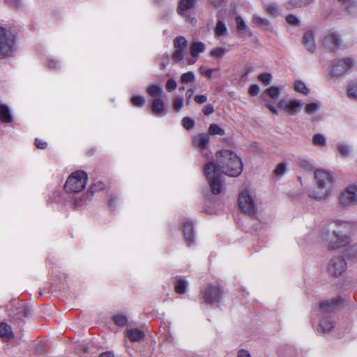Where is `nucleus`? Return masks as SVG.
Masks as SVG:
<instances>
[{
	"mask_svg": "<svg viewBox=\"0 0 357 357\" xmlns=\"http://www.w3.org/2000/svg\"><path fill=\"white\" fill-rule=\"evenodd\" d=\"M215 157L216 163H206L204 171L212 192L218 195L225 189L222 174L229 176H238L243 171V164L241 158L230 150L220 151Z\"/></svg>",
	"mask_w": 357,
	"mask_h": 357,
	"instance_id": "nucleus-1",
	"label": "nucleus"
},
{
	"mask_svg": "<svg viewBox=\"0 0 357 357\" xmlns=\"http://www.w3.org/2000/svg\"><path fill=\"white\" fill-rule=\"evenodd\" d=\"M352 225L344 220H335L330 222L326 229V234L323 238L327 243L329 249L335 250L349 245L352 239L347 234L351 229Z\"/></svg>",
	"mask_w": 357,
	"mask_h": 357,
	"instance_id": "nucleus-2",
	"label": "nucleus"
},
{
	"mask_svg": "<svg viewBox=\"0 0 357 357\" xmlns=\"http://www.w3.org/2000/svg\"><path fill=\"white\" fill-rule=\"evenodd\" d=\"M314 178L317 188L309 190V197L318 201L326 199L334 188L333 173L324 169H317L314 172Z\"/></svg>",
	"mask_w": 357,
	"mask_h": 357,
	"instance_id": "nucleus-3",
	"label": "nucleus"
},
{
	"mask_svg": "<svg viewBox=\"0 0 357 357\" xmlns=\"http://www.w3.org/2000/svg\"><path fill=\"white\" fill-rule=\"evenodd\" d=\"M88 176L83 171H76L68 178L64 188L68 193L79 192L85 188Z\"/></svg>",
	"mask_w": 357,
	"mask_h": 357,
	"instance_id": "nucleus-4",
	"label": "nucleus"
},
{
	"mask_svg": "<svg viewBox=\"0 0 357 357\" xmlns=\"http://www.w3.org/2000/svg\"><path fill=\"white\" fill-rule=\"evenodd\" d=\"M238 206L244 213L252 214L257 209L255 192L252 189H245L241 192L238 197Z\"/></svg>",
	"mask_w": 357,
	"mask_h": 357,
	"instance_id": "nucleus-5",
	"label": "nucleus"
},
{
	"mask_svg": "<svg viewBox=\"0 0 357 357\" xmlns=\"http://www.w3.org/2000/svg\"><path fill=\"white\" fill-rule=\"evenodd\" d=\"M15 50V34L10 30L0 27V53L4 56H10Z\"/></svg>",
	"mask_w": 357,
	"mask_h": 357,
	"instance_id": "nucleus-6",
	"label": "nucleus"
},
{
	"mask_svg": "<svg viewBox=\"0 0 357 357\" xmlns=\"http://www.w3.org/2000/svg\"><path fill=\"white\" fill-rule=\"evenodd\" d=\"M356 65L351 57H344L333 63L331 74L333 77H340L349 73Z\"/></svg>",
	"mask_w": 357,
	"mask_h": 357,
	"instance_id": "nucleus-7",
	"label": "nucleus"
},
{
	"mask_svg": "<svg viewBox=\"0 0 357 357\" xmlns=\"http://www.w3.org/2000/svg\"><path fill=\"white\" fill-rule=\"evenodd\" d=\"M222 294V290L218 284H208L201 289V298L207 304L219 302Z\"/></svg>",
	"mask_w": 357,
	"mask_h": 357,
	"instance_id": "nucleus-8",
	"label": "nucleus"
},
{
	"mask_svg": "<svg viewBox=\"0 0 357 357\" xmlns=\"http://www.w3.org/2000/svg\"><path fill=\"white\" fill-rule=\"evenodd\" d=\"M339 202L344 207L357 204V183L348 185L342 192Z\"/></svg>",
	"mask_w": 357,
	"mask_h": 357,
	"instance_id": "nucleus-9",
	"label": "nucleus"
},
{
	"mask_svg": "<svg viewBox=\"0 0 357 357\" xmlns=\"http://www.w3.org/2000/svg\"><path fill=\"white\" fill-rule=\"evenodd\" d=\"M210 137L206 133H198L192 137V144L202 155L208 156Z\"/></svg>",
	"mask_w": 357,
	"mask_h": 357,
	"instance_id": "nucleus-10",
	"label": "nucleus"
},
{
	"mask_svg": "<svg viewBox=\"0 0 357 357\" xmlns=\"http://www.w3.org/2000/svg\"><path fill=\"white\" fill-rule=\"evenodd\" d=\"M347 268V263L342 257H335L331 259L328 265V272L330 275L337 277L341 275Z\"/></svg>",
	"mask_w": 357,
	"mask_h": 357,
	"instance_id": "nucleus-11",
	"label": "nucleus"
},
{
	"mask_svg": "<svg viewBox=\"0 0 357 357\" xmlns=\"http://www.w3.org/2000/svg\"><path fill=\"white\" fill-rule=\"evenodd\" d=\"M188 42L185 38L178 36L174 40V52L172 54V59L175 62L183 60L186 52Z\"/></svg>",
	"mask_w": 357,
	"mask_h": 357,
	"instance_id": "nucleus-12",
	"label": "nucleus"
},
{
	"mask_svg": "<svg viewBox=\"0 0 357 357\" xmlns=\"http://www.w3.org/2000/svg\"><path fill=\"white\" fill-rule=\"evenodd\" d=\"M303 103L297 100H281L278 102L280 109L288 112L289 115L296 114L298 110L303 107Z\"/></svg>",
	"mask_w": 357,
	"mask_h": 357,
	"instance_id": "nucleus-13",
	"label": "nucleus"
},
{
	"mask_svg": "<svg viewBox=\"0 0 357 357\" xmlns=\"http://www.w3.org/2000/svg\"><path fill=\"white\" fill-rule=\"evenodd\" d=\"M342 44V39L340 36L335 32H331L325 36L323 40V45L331 50H336L340 47Z\"/></svg>",
	"mask_w": 357,
	"mask_h": 357,
	"instance_id": "nucleus-14",
	"label": "nucleus"
},
{
	"mask_svg": "<svg viewBox=\"0 0 357 357\" xmlns=\"http://www.w3.org/2000/svg\"><path fill=\"white\" fill-rule=\"evenodd\" d=\"M151 112L157 116H163L166 114L165 104L161 98L153 99L151 102Z\"/></svg>",
	"mask_w": 357,
	"mask_h": 357,
	"instance_id": "nucleus-15",
	"label": "nucleus"
},
{
	"mask_svg": "<svg viewBox=\"0 0 357 357\" xmlns=\"http://www.w3.org/2000/svg\"><path fill=\"white\" fill-rule=\"evenodd\" d=\"M303 44L306 50L310 52L314 51L316 45L314 42V36L312 31H306L303 37Z\"/></svg>",
	"mask_w": 357,
	"mask_h": 357,
	"instance_id": "nucleus-16",
	"label": "nucleus"
},
{
	"mask_svg": "<svg viewBox=\"0 0 357 357\" xmlns=\"http://www.w3.org/2000/svg\"><path fill=\"white\" fill-rule=\"evenodd\" d=\"M183 231L185 238L186 239L189 245L193 243L195 238L192 222L188 220L185 221L183 224Z\"/></svg>",
	"mask_w": 357,
	"mask_h": 357,
	"instance_id": "nucleus-17",
	"label": "nucleus"
},
{
	"mask_svg": "<svg viewBox=\"0 0 357 357\" xmlns=\"http://www.w3.org/2000/svg\"><path fill=\"white\" fill-rule=\"evenodd\" d=\"M334 327V322L331 317H323L319 322L318 331H321L324 333H328Z\"/></svg>",
	"mask_w": 357,
	"mask_h": 357,
	"instance_id": "nucleus-18",
	"label": "nucleus"
},
{
	"mask_svg": "<svg viewBox=\"0 0 357 357\" xmlns=\"http://www.w3.org/2000/svg\"><path fill=\"white\" fill-rule=\"evenodd\" d=\"M206 45L204 43L195 40L190 47V53L192 57H197L199 54L205 51Z\"/></svg>",
	"mask_w": 357,
	"mask_h": 357,
	"instance_id": "nucleus-19",
	"label": "nucleus"
},
{
	"mask_svg": "<svg viewBox=\"0 0 357 357\" xmlns=\"http://www.w3.org/2000/svg\"><path fill=\"white\" fill-rule=\"evenodd\" d=\"M126 335L132 342H138L144 337V333L139 328H130L127 330Z\"/></svg>",
	"mask_w": 357,
	"mask_h": 357,
	"instance_id": "nucleus-20",
	"label": "nucleus"
},
{
	"mask_svg": "<svg viewBox=\"0 0 357 357\" xmlns=\"http://www.w3.org/2000/svg\"><path fill=\"white\" fill-rule=\"evenodd\" d=\"M338 298L326 300L320 303V310L322 313L331 312L335 306L338 304Z\"/></svg>",
	"mask_w": 357,
	"mask_h": 357,
	"instance_id": "nucleus-21",
	"label": "nucleus"
},
{
	"mask_svg": "<svg viewBox=\"0 0 357 357\" xmlns=\"http://www.w3.org/2000/svg\"><path fill=\"white\" fill-rule=\"evenodd\" d=\"M196 3V0H180L178 13L183 15L185 11L192 8Z\"/></svg>",
	"mask_w": 357,
	"mask_h": 357,
	"instance_id": "nucleus-22",
	"label": "nucleus"
},
{
	"mask_svg": "<svg viewBox=\"0 0 357 357\" xmlns=\"http://www.w3.org/2000/svg\"><path fill=\"white\" fill-rule=\"evenodd\" d=\"M147 93L153 99L161 98L163 93L162 87L160 84H151L146 89Z\"/></svg>",
	"mask_w": 357,
	"mask_h": 357,
	"instance_id": "nucleus-23",
	"label": "nucleus"
},
{
	"mask_svg": "<svg viewBox=\"0 0 357 357\" xmlns=\"http://www.w3.org/2000/svg\"><path fill=\"white\" fill-rule=\"evenodd\" d=\"M0 120L4 123H9L13 120L9 108L3 104H0Z\"/></svg>",
	"mask_w": 357,
	"mask_h": 357,
	"instance_id": "nucleus-24",
	"label": "nucleus"
},
{
	"mask_svg": "<svg viewBox=\"0 0 357 357\" xmlns=\"http://www.w3.org/2000/svg\"><path fill=\"white\" fill-rule=\"evenodd\" d=\"M252 22L256 26L260 28L266 30L271 29L270 22L266 18H263L259 15H255L252 17Z\"/></svg>",
	"mask_w": 357,
	"mask_h": 357,
	"instance_id": "nucleus-25",
	"label": "nucleus"
},
{
	"mask_svg": "<svg viewBox=\"0 0 357 357\" xmlns=\"http://www.w3.org/2000/svg\"><path fill=\"white\" fill-rule=\"evenodd\" d=\"M188 282L183 277H178L176 278V282L175 284V290L178 294H183L185 292V290L188 287Z\"/></svg>",
	"mask_w": 357,
	"mask_h": 357,
	"instance_id": "nucleus-26",
	"label": "nucleus"
},
{
	"mask_svg": "<svg viewBox=\"0 0 357 357\" xmlns=\"http://www.w3.org/2000/svg\"><path fill=\"white\" fill-rule=\"evenodd\" d=\"M195 82V75L192 71H188L181 75V82L183 84H190Z\"/></svg>",
	"mask_w": 357,
	"mask_h": 357,
	"instance_id": "nucleus-27",
	"label": "nucleus"
},
{
	"mask_svg": "<svg viewBox=\"0 0 357 357\" xmlns=\"http://www.w3.org/2000/svg\"><path fill=\"white\" fill-rule=\"evenodd\" d=\"M215 33L218 37L227 35V29L225 24L222 21H218L215 29Z\"/></svg>",
	"mask_w": 357,
	"mask_h": 357,
	"instance_id": "nucleus-28",
	"label": "nucleus"
},
{
	"mask_svg": "<svg viewBox=\"0 0 357 357\" xmlns=\"http://www.w3.org/2000/svg\"><path fill=\"white\" fill-rule=\"evenodd\" d=\"M11 327L6 323L2 322L0 324V337L8 338L12 335Z\"/></svg>",
	"mask_w": 357,
	"mask_h": 357,
	"instance_id": "nucleus-29",
	"label": "nucleus"
},
{
	"mask_svg": "<svg viewBox=\"0 0 357 357\" xmlns=\"http://www.w3.org/2000/svg\"><path fill=\"white\" fill-rule=\"evenodd\" d=\"M337 148L342 156L349 157L350 155L351 149L348 144L340 142L337 144Z\"/></svg>",
	"mask_w": 357,
	"mask_h": 357,
	"instance_id": "nucleus-30",
	"label": "nucleus"
},
{
	"mask_svg": "<svg viewBox=\"0 0 357 357\" xmlns=\"http://www.w3.org/2000/svg\"><path fill=\"white\" fill-rule=\"evenodd\" d=\"M347 96L349 98L357 100V79L348 86Z\"/></svg>",
	"mask_w": 357,
	"mask_h": 357,
	"instance_id": "nucleus-31",
	"label": "nucleus"
},
{
	"mask_svg": "<svg viewBox=\"0 0 357 357\" xmlns=\"http://www.w3.org/2000/svg\"><path fill=\"white\" fill-rule=\"evenodd\" d=\"M114 322L120 327H124L127 325L128 317L123 314H118L113 317Z\"/></svg>",
	"mask_w": 357,
	"mask_h": 357,
	"instance_id": "nucleus-32",
	"label": "nucleus"
},
{
	"mask_svg": "<svg viewBox=\"0 0 357 357\" xmlns=\"http://www.w3.org/2000/svg\"><path fill=\"white\" fill-rule=\"evenodd\" d=\"M321 107L319 102L308 103L305 105V111L307 114H313L316 113Z\"/></svg>",
	"mask_w": 357,
	"mask_h": 357,
	"instance_id": "nucleus-33",
	"label": "nucleus"
},
{
	"mask_svg": "<svg viewBox=\"0 0 357 357\" xmlns=\"http://www.w3.org/2000/svg\"><path fill=\"white\" fill-rule=\"evenodd\" d=\"M208 132L213 135L223 136L225 134V130L215 123H212L208 128Z\"/></svg>",
	"mask_w": 357,
	"mask_h": 357,
	"instance_id": "nucleus-34",
	"label": "nucleus"
},
{
	"mask_svg": "<svg viewBox=\"0 0 357 357\" xmlns=\"http://www.w3.org/2000/svg\"><path fill=\"white\" fill-rule=\"evenodd\" d=\"M266 11L268 13L273 17H277L280 15L281 10L276 3H270L266 6Z\"/></svg>",
	"mask_w": 357,
	"mask_h": 357,
	"instance_id": "nucleus-35",
	"label": "nucleus"
},
{
	"mask_svg": "<svg viewBox=\"0 0 357 357\" xmlns=\"http://www.w3.org/2000/svg\"><path fill=\"white\" fill-rule=\"evenodd\" d=\"M294 89L304 95L309 93V89L306 86L305 84L300 80H296L294 82Z\"/></svg>",
	"mask_w": 357,
	"mask_h": 357,
	"instance_id": "nucleus-36",
	"label": "nucleus"
},
{
	"mask_svg": "<svg viewBox=\"0 0 357 357\" xmlns=\"http://www.w3.org/2000/svg\"><path fill=\"white\" fill-rule=\"evenodd\" d=\"M312 142L314 146H325L326 144V137L321 134H316L313 137Z\"/></svg>",
	"mask_w": 357,
	"mask_h": 357,
	"instance_id": "nucleus-37",
	"label": "nucleus"
},
{
	"mask_svg": "<svg viewBox=\"0 0 357 357\" xmlns=\"http://www.w3.org/2000/svg\"><path fill=\"white\" fill-rule=\"evenodd\" d=\"M266 93L268 95V96L273 100H277L280 95V91L279 88L276 86L269 87L268 89H266Z\"/></svg>",
	"mask_w": 357,
	"mask_h": 357,
	"instance_id": "nucleus-38",
	"label": "nucleus"
},
{
	"mask_svg": "<svg viewBox=\"0 0 357 357\" xmlns=\"http://www.w3.org/2000/svg\"><path fill=\"white\" fill-rule=\"evenodd\" d=\"M131 103L133 106L142 107L145 104V98L142 96H134L131 98Z\"/></svg>",
	"mask_w": 357,
	"mask_h": 357,
	"instance_id": "nucleus-39",
	"label": "nucleus"
},
{
	"mask_svg": "<svg viewBox=\"0 0 357 357\" xmlns=\"http://www.w3.org/2000/svg\"><path fill=\"white\" fill-rule=\"evenodd\" d=\"M228 52V50L223 47H216L211 51V56L215 58H222L225 54Z\"/></svg>",
	"mask_w": 357,
	"mask_h": 357,
	"instance_id": "nucleus-40",
	"label": "nucleus"
},
{
	"mask_svg": "<svg viewBox=\"0 0 357 357\" xmlns=\"http://www.w3.org/2000/svg\"><path fill=\"white\" fill-rule=\"evenodd\" d=\"M184 100L181 96H176L173 100V108L176 112H179L183 107Z\"/></svg>",
	"mask_w": 357,
	"mask_h": 357,
	"instance_id": "nucleus-41",
	"label": "nucleus"
},
{
	"mask_svg": "<svg viewBox=\"0 0 357 357\" xmlns=\"http://www.w3.org/2000/svg\"><path fill=\"white\" fill-rule=\"evenodd\" d=\"M299 164L307 171H311L314 167L312 161L306 158H301L299 160Z\"/></svg>",
	"mask_w": 357,
	"mask_h": 357,
	"instance_id": "nucleus-42",
	"label": "nucleus"
},
{
	"mask_svg": "<svg viewBox=\"0 0 357 357\" xmlns=\"http://www.w3.org/2000/svg\"><path fill=\"white\" fill-rule=\"evenodd\" d=\"M200 74L205 75L208 79L212 77V73L215 70H219V68L213 69V68H207L205 66H200L199 68Z\"/></svg>",
	"mask_w": 357,
	"mask_h": 357,
	"instance_id": "nucleus-43",
	"label": "nucleus"
},
{
	"mask_svg": "<svg viewBox=\"0 0 357 357\" xmlns=\"http://www.w3.org/2000/svg\"><path fill=\"white\" fill-rule=\"evenodd\" d=\"M165 88L168 92H172L175 90L177 88L176 80L173 78L168 79L165 84Z\"/></svg>",
	"mask_w": 357,
	"mask_h": 357,
	"instance_id": "nucleus-44",
	"label": "nucleus"
},
{
	"mask_svg": "<svg viewBox=\"0 0 357 357\" xmlns=\"http://www.w3.org/2000/svg\"><path fill=\"white\" fill-rule=\"evenodd\" d=\"M258 79L264 84L268 85L271 81L272 76L268 73H264L258 76Z\"/></svg>",
	"mask_w": 357,
	"mask_h": 357,
	"instance_id": "nucleus-45",
	"label": "nucleus"
},
{
	"mask_svg": "<svg viewBox=\"0 0 357 357\" xmlns=\"http://www.w3.org/2000/svg\"><path fill=\"white\" fill-rule=\"evenodd\" d=\"M182 125L185 129L190 130L194 127L195 121L189 117H184L182 120Z\"/></svg>",
	"mask_w": 357,
	"mask_h": 357,
	"instance_id": "nucleus-46",
	"label": "nucleus"
},
{
	"mask_svg": "<svg viewBox=\"0 0 357 357\" xmlns=\"http://www.w3.org/2000/svg\"><path fill=\"white\" fill-rule=\"evenodd\" d=\"M286 172V164L285 163H280L278 164L275 170H274V173L275 174V175L277 176H282Z\"/></svg>",
	"mask_w": 357,
	"mask_h": 357,
	"instance_id": "nucleus-47",
	"label": "nucleus"
},
{
	"mask_svg": "<svg viewBox=\"0 0 357 357\" xmlns=\"http://www.w3.org/2000/svg\"><path fill=\"white\" fill-rule=\"evenodd\" d=\"M236 24H237L238 30L243 31V30L245 29L246 24L241 17H239V16L236 17Z\"/></svg>",
	"mask_w": 357,
	"mask_h": 357,
	"instance_id": "nucleus-48",
	"label": "nucleus"
},
{
	"mask_svg": "<svg viewBox=\"0 0 357 357\" xmlns=\"http://www.w3.org/2000/svg\"><path fill=\"white\" fill-rule=\"evenodd\" d=\"M286 20L289 24L291 25H298L299 22L298 18L293 15H289L287 16Z\"/></svg>",
	"mask_w": 357,
	"mask_h": 357,
	"instance_id": "nucleus-49",
	"label": "nucleus"
},
{
	"mask_svg": "<svg viewBox=\"0 0 357 357\" xmlns=\"http://www.w3.org/2000/svg\"><path fill=\"white\" fill-rule=\"evenodd\" d=\"M259 93V87L257 84H252L249 88V93L252 96H255Z\"/></svg>",
	"mask_w": 357,
	"mask_h": 357,
	"instance_id": "nucleus-50",
	"label": "nucleus"
},
{
	"mask_svg": "<svg viewBox=\"0 0 357 357\" xmlns=\"http://www.w3.org/2000/svg\"><path fill=\"white\" fill-rule=\"evenodd\" d=\"M202 112L206 116L210 115L214 112L213 106L211 104H208L204 107Z\"/></svg>",
	"mask_w": 357,
	"mask_h": 357,
	"instance_id": "nucleus-51",
	"label": "nucleus"
},
{
	"mask_svg": "<svg viewBox=\"0 0 357 357\" xmlns=\"http://www.w3.org/2000/svg\"><path fill=\"white\" fill-rule=\"evenodd\" d=\"M195 101L198 104H202L207 101V96L205 95H197L194 98Z\"/></svg>",
	"mask_w": 357,
	"mask_h": 357,
	"instance_id": "nucleus-52",
	"label": "nucleus"
},
{
	"mask_svg": "<svg viewBox=\"0 0 357 357\" xmlns=\"http://www.w3.org/2000/svg\"><path fill=\"white\" fill-rule=\"evenodd\" d=\"M35 144L37 148L40 149H45L47 147V143L39 139H36Z\"/></svg>",
	"mask_w": 357,
	"mask_h": 357,
	"instance_id": "nucleus-53",
	"label": "nucleus"
},
{
	"mask_svg": "<svg viewBox=\"0 0 357 357\" xmlns=\"http://www.w3.org/2000/svg\"><path fill=\"white\" fill-rule=\"evenodd\" d=\"M47 66L51 68H56L59 66V63L56 60L51 59L48 61Z\"/></svg>",
	"mask_w": 357,
	"mask_h": 357,
	"instance_id": "nucleus-54",
	"label": "nucleus"
},
{
	"mask_svg": "<svg viewBox=\"0 0 357 357\" xmlns=\"http://www.w3.org/2000/svg\"><path fill=\"white\" fill-rule=\"evenodd\" d=\"M237 357H251V356L247 350L241 349L238 351Z\"/></svg>",
	"mask_w": 357,
	"mask_h": 357,
	"instance_id": "nucleus-55",
	"label": "nucleus"
},
{
	"mask_svg": "<svg viewBox=\"0 0 357 357\" xmlns=\"http://www.w3.org/2000/svg\"><path fill=\"white\" fill-rule=\"evenodd\" d=\"M194 94V90L192 89H188L185 93V96L187 97L186 104L188 105L190 103V99Z\"/></svg>",
	"mask_w": 357,
	"mask_h": 357,
	"instance_id": "nucleus-56",
	"label": "nucleus"
},
{
	"mask_svg": "<svg viewBox=\"0 0 357 357\" xmlns=\"http://www.w3.org/2000/svg\"><path fill=\"white\" fill-rule=\"evenodd\" d=\"M103 187H104V183H102V182H99V183L94 184L92 186V188H91V190L93 192L98 189H102Z\"/></svg>",
	"mask_w": 357,
	"mask_h": 357,
	"instance_id": "nucleus-57",
	"label": "nucleus"
},
{
	"mask_svg": "<svg viewBox=\"0 0 357 357\" xmlns=\"http://www.w3.org/2000/svg\"><path fill=\"white\" fill-rule=\"evenodd\" d=\"M312 1H313V0H301V2L295 3L294 5V7L307 5L310 3H312Z\"/></svg>",
	"mask_w": 357,
	"mask_h": 357,
	"instance_id": "nucleus-58",
	"label": "nucleus"
},
{
	"mask_svg": "<svg viewBox=\"0 0 357 357\" xmlns=\"http://www.w3.org/2000/svg\"><path fill=\"white\" fill-rule=\"evenodd\" d=\"M266 107L274 114H278V109L272 105H267Z\"/></svg>",
	"mask_w": 357,
	"mask_h": 357,
	"instance_id": "nucleus-59",
	"label": "nucleus"
},
{
	"mask_svg": "<svg viewBox=\"0 0 357 357\" xmlns=\"http://www.w3.org/2000/svg\"><path fill=\"white\" fill-rule=\"evenodd\" d=\"M99 357H114V354L109 351L104 352L101 354Z\"/></svg>",
	"mask_w": 357,
	"mask_h": 357,
	"instance_id": "nucleus-60",
	"label": "nucleus"
},
{
	"mask_svg": "<svg viewBox=\"0 0 357 357\" xmlns=\"http://www.w3.org/2000/svg\"><path fill=\"white\" fill-rule=\"evenodd\" d=\"M6 2L13 6H18V0H6Z\"/></svg>",
	"mask_w": 357,
	"mask_h": 357,
	"instance_id": "nucleus-61",
	"label": "nucleus"
},
{
	"mask_svg": "<svg viewBox=\"0 0 357 357\" xmlns=\"http://www.w3.org/2000/svg\"><path fill=\"white\" fill-rule=\"evenodd\" d=\"M213 6L215 8H220L222 6L221 0H216L215 1L213 2Z\"/></svg>",
	"mask_w": 357,
	"mask_h": 357,
	"instance_id": "nucleus-62",
	"label": "nucleus"
},
{
	"mask_svg": "<svg viewBox=\"0 0 357 357\" xmlns=\"http://www.w3.org/2000/svg\"><path fill=\"white\" fill-rule=\"evenodd\" d=\"M166 66H167V63L165 62L162 61V62L160 63V68L162 70L165 69Z\"/></svg>",
	"mask_w": 357,
	"mask_h": 357,
	"instance_id": "nucleus-63",
	"label": "nucleus"
},
{
	"mask_svg": "<svg viewBox=\"0 0 357 357\" xmlns=\"http://www.w3.org/2000/svg\"><path fill=\"white\" fill-rule=\"evenodd\" d=\"M114 201V198H112L110 200H109V205L111 208H113V202Z\"/></svg>",
	"mask_w": 357,
	"mask_h": 357,
	"instance_id": "nucleus-64",
	"label": "nucleus"
}]
</instances>
